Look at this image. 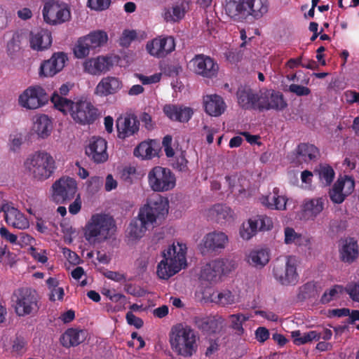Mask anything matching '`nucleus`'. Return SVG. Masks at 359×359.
I'll return each mask as SVG.
<instances>
[{
    "mask_svg": "<svg viewBox=\"0 0 359 359\" xmlns=\"http://www.w3.org/2000/svg\"><path fill=\"white\" fill-rule=\"evenodd\" d=\"M257 232V226H242L239 230L241 237L245 241L252 238Z\"/></svg>",
    "mask_w": 359,
    "mask_h": 359,
    "instance_id": "53",
    "label": "nucleus"
},
{
    "mask_svg": "<svg viewBox=\"0 0 359 359\" xmlns=\"http://www.w3.org/2000/svg\"><path fill=\"white\" fill-rule=\"evenodd\" d=\"M30 254L33 257V258L41 262V263H46L48 260V258L46 257V253L45 250H41L40 252H38L32 246L30 247Z\"/></svg>",
    "mask_w": 359,
    "mask_h": 359,
    "instance_id": "63",
    "label": "nucleus"
},
{
    "mask_svg": "<svg viewBox=\"0 0 359 359\" xmlns=\"http://www.w3.org/2000/svg\"><path fill=\"white\" fill-rule=\"evenodd\" d=\"M106 32L96 31L79 39L74 48V53L77 58H83L89 55L91 50L103 46L107 41Z\"/></svg>",
    "mask_w": 359,
    "mask_h": 359,
    "instance_id": "10",
    "label": "nucleus"
},
{
    "mask_svg": "<svg viewBox=\"0 0 359 359\" xmlns=\"http://www.w3.org/2000/svg\"><path fill=\"white\" fill-rule=\"evenodd\" d=\"M107 142L105 139L93 136L90 138L88 145L86 147V154L94 163L98 164L107 161Z\"/></svg>",
    "mask_w": 359,
    "mask_h": 359,
    "instance_id": "16",
    "label": "nucleus"
},
{
    "mask_svg": "<svg viewBox=\"0 0 359 359\" xmlns=\"http://www.w3.org/2000/svg\"><path fill=\"white\" fill-rule=\"evenodd\" d=\"M71 18V13L69 9L66 8H61L57 4V24H61L66 21H68Z\"/></svg>",
    "mask_w": 359,
    "mask_h": 359,
    "instance_id": "57",
    "label": "nucleus"
},
{
    "mask_svg": "<svg viewBox=\"0 0 359 359\" xmlns=\"http://www.w3.org/2000/svg\"><path fill=\"white\" fill-rule=\"evenodd\" d=\"M175 48V39L170 36H161L147 42L146 48L148 53L156 57H164L172 52Z\"/></svg>",
    "mask_w": 359,
    "mask_h": 359,
    "instance_id": "17",
    "label": "nucleus"
},
{
    "mask_svg": "<svg viewBox=\"0 0 359 359\" xmlns=\"http://www.w3.org/2000/svg\"><path fill=\"white\" fill-rule=\"evenodd\" d=\"M248 224H272V220L271 217L265 215H257L254 219H249Z\"/></svg>",
    "mask_w": 359,
    "mask_h": 359,
    "instance_id": "61",
    "label": "nucleus"
},
{
    "mask_svg": "<svg viewBox=\"0 0 359 359\" xmlns=\"http://www.w3.org/2000/svg\"><path fill=\"white\" fill-rule=\"evenodd\" d=\"M83 69L91 75H100L108 72L113 66L111 57L98 56L86 60L83 62Z\"/></svg>",
    "mask_w": 359,
    "mask_h": 359,
    "instance_id": "22",
    "label": "nucleus"
},
{
    "mask_svg": "<svg viewBox=\"0 0 359 359\" xmlns=\"http://www.w3.org/2000/svg\"><path fill=\"white\" fill-rule=\"evenodd\" d=\"M172 165L174 169L180 172H187L188 161L186 158V151H182L179 155H177Z\"/></svg>",
    "mask_w": 359,
    "mask_h": 359,
    "instance_id": "49",
    "label": "nucleus"
},
{
    "mask_svg": "<svg viewBox=\"0 0 359 359\" xmlns=\"http://www.w3.org/2000/svg\"><path fill=\"white\" fill-rule=\"evenodd\" d=\"M0 235L6 241L12 244H17L18 236L10 232L6 227L3 226L0 229Z\"/></svg>",
    "mask_w": 359,
    "mask_h": 359,
    "instance_id": "60",
    "label": "nucleus"
},
{
    "mask_svg": "<svg viewBox=\"0 0 359 359\" xmlns=\"http://www.w3.org/2000/svg\"><path fill=\"white\" fill-rule=\"evenodd\" d=\"M237 268L234 259L224 258L217 259L205 264L201 267L199 278L201 281L210 284L221 280L223 276H226Z\"/></svg>",
    "mask_w": 359,
    "mask_h": 359,
    "instance_id": "5",
    "label": "nucleus"
},
{
    "mask_svg": "<svg viewBox=\"0 0 359 359\" xmlns=\"http://www.w3.org/2000/svg\"><path fill=\"white\" fill-rule=\"evenodd\" d=\"M324 202L325 199L323 198L311 199L304 203L303 210L311 215L316 216L323 210Z\"/></svg>",
    "mask_w": 359,
    "mask_h": 359,
    "instance_id": "44",
    "label": "nucleus"
},
{
    "mask_svg": "<svg viewBox=\"0 0 359 359\" xmlns=\"http://www.w3.org/2000/svg\"><path fill=\"white\" fill-rule=\"evenodd\" d=\"M86 334L83 330L68 329L60 337L61 344L65 347L77 346L85 340Z\"/></svg>",
    "mask_w": 359,
    "mask_h": 359,
    "instance_id": "35",
    "label": "nucleus"
},
{
    "mask_svg": "<svg viewBox=\"0 0 359 359\" xmlns=\"http://www.w3.org/2000/svg\"><path fill=\"white\" fill-rule=\"evenodd\" d=\"M50 100L57 109L65 114L69 112L73 120L79 124H92L99 116L98 109L89 101L73 102L59 96L57 93L52 95Z\"/></svg>",
    "mask_w": 359,
    "mask_h": 359,
    "instance_id": "1",
    "label": "nucleus"
},
{
    "mask_svg": "<svg viewBox=\"0 0 359 359\" xmlns=\"http://www.w3.org/2000/svg\"><path fill=\"white\" fill-rule=\"evenodd\" d=\"M187 250L185 244L173 243L163 253V259L157 266V276L161 279L167 280L186 268Z\"/></svg>",
    "mask_w": 359,
    "mask_h": 359,
    "instance_id": "3",
    "label": "nucleus"
},
{
    "mask_svg": "<svg viewBox=\"0 0 359 359\" xmlns=\"http://www.w3.org/2000/svg\"><path fill=\"white\" fill-rule=\"evenodd\" d=\"M291 337L293 339L294 344L297 346L311 342L313 340H319L318 334H317L316 330L303 333L299 330H295L291 332Z\"/></svg>",
    "mask_w": 359,
    "mask_h": 359,
    "instance_id": "41",
    "label": "nucleus"
},
{
    "mask_svg": "<svg viewBox=\"0 0 359 359\" xmlns=\"http://www.w3.org/2000/svg\"><path fill=\"white\" fill-rule=\"evenodd\" d=\"M339 257L341 262L351 264L359 257V246L353 238H342L339 242Z\"/></svg>",
    "mask_w": 359,
    "mask_h": 359,
    "instance_id": "20",
    "label": "nucleus"
},
{
    "mask_svg": "<svg viewBox=\"0 0 359 359\" xmlns=\"http://www.w3.org/2000/svg\"><path fill=\"white\" fill-rule=\"evenodd\" d=\"M30 46L36 50H43L52 43L51 33L46 29L32 32L30 34Z\"/></svg>",
    "mask_w": 359,
    "mask_h": 359,
    "instance_id": "33",
    "label": "nucleus"
},
{
    "mask_svg": "<svg viewBox=\"0 0 359 359\" xmlns=\"http://www.w3.org/2000/svg\"><path fill=\"white\" fill-rule=\"evenodd\" d=\"M237 99L239 105L245 109H258L259 93H256L249 87L238 88Z\"/></svg>",
    "mask_w": 359,
    "mask_h": 359,
    "instance_id": "28",
    "label": "nucleus"
},
{
    "mask_svg": "<svg viewBox=\"0 0 359 359\" xmlns=\"http://www.w3.org/2000/svg\"><path fill=\"white\" fill-rule=\"evenodd\" d=\"M271 258L270 251L267 248H255L245 255L246 262L251 266L262 269L266 266Z\"/></svg>",
    "mask_w": 359,
    "mask_h": 359,
    "instance_id": "30",
    "label": "nucleus"
},
{
    "mask_svg": "<svg viewBox=\"0 0 359 359\" xmlns=\"http://www.w3.org/2000/svg\"><path fill=\"white\" fill-rule=\"evenodd\" d=\"M136 76L144 85L156 83L160 81L161 78V74H154L149 76L137 74Z\"/></svg>",
    "mask_w": 359,
    "mask_h": 359,
    "instance_id": "58",
    "label": "nucleus"
},
{
    "mask_svg": "<svg viewBox=\"0 0 359 359\" xmlns=\"http://www.w3.org/2000/svg\"><path fill=\"white\" fill-rule=\"evenodd\" d=\"M186 8L183 4L165 8L163 17L166 22H175L182 20L185 15Z\"/></svg>",
    "mask_w": 359,
    "mask_h": 359,
    "instance_id": "40",
    "label": "nucleus"
},
{
    "mask_svg": "<svg viewBox=\"0 0 359 359\" xmlns=\"http://www.w3.org/2000/svg\"><path fill=\"white\" fill-rule=\"evenodd\" d=\"M193 72L203 78L212 79L217 76L219 66L211 57L204 54L196 55L190 61Z\"/></svg>",
    "mask_w": 359,
    "mask_h": 359,
    "instance_id": "14",
    "label": "nucleus"
},
{
    "mask_svg": "<svg viewBox=\"0 0 359 359\" xmlns=\"http://www.w3.org/2000/svg\"><path fill=\"white\" fill-rule=\"evenodd\" d=\"M48 100L44 89L41 86H31L19 96V104L28 109H36L43 106Z\"/></svg>",
    "mask_w": 359,
    "mask_h": 359,
    "instance_id": "13",
    "label": "nucleus"
},
{
    "mask_svg": "<svg viewBox=\"0 0 359 359\" xmlns=\"http://www.w3.org/2000/svg\"><path fill=\"white\" fill-rule=\"evenodd\" d=\"M301 240V234L294 231L291 227H287L285 229V242L287 244L292 243H298Z\"/></svg>",
    "mask_w": 359,
    "mask_h": 359,
    "instance_id": "54",
    "label": "nucleus"
},
{
    "mask_svg": "<svg viewBox=\"0 0 359 359\" xmlns=\"http://www.w3.org/2000/svg\"><path fill=\"white\" fill-rule=\"evenodd\" d=\"M57 4L47 2L43 8L44 21L50 25H57Z\"/></svg>",
    "mask_w": 359,
    "mask_h": 359,
    "instance_id": "45",
    "label": "nucleus"
},
{
    "mask_svg": "<svg viewBox=\"0 0 359 359\" xmlns=\"http://www.w3.org/2000/svg\"><path fill=\"white\" fill-rule=\"evenodd\" d=\"M146 231V226H128L126 231V237L130 241H134L142 238Z\"/></svg>",
    "mask_w": 359,
    "mask_h": 359,
    "instance_id": "47",
    "label": "nucleus"
},
{
    "mask_svg": "<svg viewBox=\"0 0 359 359\" xmlns=\"http://www.w3.org/2000/svg\"><path fill=\"white\" fill-rule=\"evenodd\" d=\"M225 13L236 22H243L248 17L245 0H226Z\"/></svg>",
    "mask_w": 359,
    "mask_h": 359,
    "instance_id": "26",
    "label": "nucleus"
},
{
    "mask_svg": "<svg viewBox=\"0 0 359 359\" xmlns=\"http://www.w3.org/2000/svg\"><path fill=\"white\" fill-rule=\"evenodd\" d=\"M355 189V180L348 175L340 176L330 188L328 196L335 204L342 203Z\"/></svg>",
    "mask_w": 359,
    "mask_h": 359,
    "instance_id": "11",
    "label": "nucleus"
},
{
    "mask_svg": "<svg viewBox=\"0 0 359 359\" xmlns=\"http://www.w3.org/2000/svg\"><path fill=\"white\" fill-rule=\"evenodd\" d=\"M109 226H87L85 236L90 241H102L108 238Z\"/></svg>",
    "mask_w": 359,
    "mask_h": 359,
    "instance_id": "39",
    "label": "nucleus"
},
{
    "mask_svg": "<svg viewBox=\"0 0 359 359\" xmlns=\"http://www.w3.org/2000/svg\"><path fill=\"white\" fill-rule=\"evenodd\" d=\"M228 242V237L225 233L213 232L207 234L201 243L202 252L217 250L224 248Z\"/></svg>",
    "mask_w": 359,
    "mask_h": 359,
    "instance_id": "29",
    "label": "nucleus"
},
{
    "mask_svg": "<svg viewBox=\"0 0 359 359\" xmlns=\"http://www.w3.org/2000/svg\"><path fill=\"white\" fill-rule=\"evenodd\" d=\"M168 213V203L161 197L149 200L138 213V219L141 224H153L158 218H163Z\"/></svg>",
    "mask_w": 359,
    "mask_h": 359,
    "instance_id": "7",
    "label": "nucleus"
},
{
    "mask_svg": "<svg viewBox=\"0 0 359 359\" xmlns=\"http://www.w3.org/2000/svg\"><path fill=\"white\" fill-rule=\"evenodd\" d=\"M137 38V32L135 30L125 29L119 39V43L123 47H128L131 42Z\"/></svg>",
    "mask_w": 359,
    "mask_h": 359,
    "instance_id": "52",
    "label": "nucleus"
},
{
    "mask_svg": "<svg viewBox=\"0 0 359 359\" xmlns=\"http://www.w3.org/2000/svg\"><path fill=\"white\" fill-rule=\"evenodd\" d=\"M198 337L189 326L181 324L173 326L169 333V343L172 352L177 356L191 358L198 350Z\"/></svg>",
    "mask_w": 359,
    "mask_h": 359,
    "instance_id": "2",
    "label": "nucleus"
},
{
    "mask_svg": "<svg viewBox=\"0 0 359 359\" xmlns=\"http://www.w3.org/2000/svg\"><path fill=\"white\" fill-rule=\"evenodd\" d=\"M156 154L151 144L147 142H141L135 149L134 155L142 159H151Z\"/></svg>",
    "mask_w": 359,
    "mask_h": 359,
    "instance_id": "43",
    "label": "nucleus"
},
{
    "mask_svg": "<svg viewBox=\"0 0 359 359\" xmlns=\"http://www.w3.org/2000/svg\"><path fill=\"white\" fill-rule=\"evenodd\" d=\"M208 299L222 307H229L240 302V295L236 291L228 289L213 291Z\"/></svg>",
    "mask_w": 359,
    "mask_h": 359,
    "instance_id": "25",
    "label": "nucleus"
},
{
    "mask_svg": "<svg viewBox=\"0 0 359 359\" xmlns=\"http://www.w3.org/2000/svg\"><path fill=\"white\" fill-rule=\"evenodd\" d=\"M87 191L90 194H94L100 191L103 185V179L101 177H91L86 182Z\"/></svg>",
    "mask_w": 359,
    "mask_h": 359,
    "instance_id": "51",
    "label": "nucleus"
},
{
    "mask_svg": "<svg viewBox=\"0 0 359 359\" xmlns=\"http://www.w3.org/2000/svg\"><path fill=\"white\" fill-rule=\"evenodd\" d=\"M148 182L153 191L164 192L175 187L176 178L170 169L155 166L148 173Z\"/></svg>",
    "mask_w": 359,
    "mask_h": 359,
    "instance_id": "6",
    "label": "nucleus"
},
{
    "mask_svg": "<svg viewBox=\"0 0 359 359\" xmlns=\"http://www.w3.org/2000/svg\"><path fill=\"white\" fill-rule=\"evenodd\" d=\"M87 224H114V219L108 213H97L92 215L90 222Z\"/></svg>",
    "mask_w": 359,
    "mask_h": 359,
    "instance_id": "48",
    "label": "nucleus"
},
{
    "mask_svg": "<svg viewBox=\"0 0 359 359\" xmlns=\"http://www.w3.org/2000/svg\"><path fill=\"white\" fill-rule=\"evenodd\" d=\"M111 3V0H88V6L96 11L107 9Z\"/></svg>",
    "mask_w": 359,
    "mask_h": 359,
    "instance_id": "55",
    "label": "nucleus"
},
{
    "mask_svg": "<svg viewBox=\"0 0 359 359\" xmlns=\"http://www.w3.org/2000/svg\"><path fill=\"white\" fill-rule=\"evenodd\" d=\"M316 171L318 173L320 182L324 186H330L335 175L333 168L329 165H320Z\"/></svg>",
    "mask_w": 359,
    "mask_h": 359,
    "instance_id": "46",
    "label": "nucleus"
},
{
    "mask_svg": "<svg viewBox=\"0 0 359 359\" xmlns=\"http://www.w3.org/2000/svg\"><path fill=\"white\" fill-rule=\"evenodd\" d=\"M52 122L46 114H41L34 122L33 130L42 139L48 137L52 130Z\"/></svg>",
    "mask_w": 359,
    "mask_h": 359,
    "instance_id": "36",
    "label": "nucleus"
},
{
    "mask_svg": "<svg viewBox=\"0 0 359 359\" xmlns=\"http://www.w3.org/2000/svg\"><path fill=\"white\" fill-rule=\"evenodd\" d=\"M344 96L347 103L359 104V93L355 90H346L344 92Z\"/></svg>",
    "mask_w": 359,
    "mask_h": 359,
    "instance_id": "64",
    "label": "nucleus"
},
{
    "mask_svg": "<svg viewBox=\"0 0 359 359\" xmlns=\"http://www.w3.org/2000/svg\"><path fill=\"white\" fill-rule=\"evenodd\" d=\"M345 290L353 301L359 302V281L348 284Z\"/></svg>",
    "mask_w": 359,
    "mask_h": 359,
    "instance_id": "56",
    "label": "nucleus"
},
{
    "mask_svg": "<svg viewBox=\"0 0 359 359\" xmlns=\"http://www.w3.org/2000/svg\"><path fill=\"white\" fill-rule=\"evenodd\" d=\"M116 126L118 137L125 140L138 133L140 130V120L135 114H126L123 116H121L116 120Z\"/></svg>",
    "mask_w": 359,
    "mask_h": 359,
    "instance_id": "18",
    "label": "nucleus"
},
{
    "mask_svg": "<svg viewBox=\"0 0 359 359\" xmlns=\"http://www.w3.org/2000/svg\"><path fill=\"white\" fill-rule=\"evenodd\" d=\"M67 60V57L63 52L53 53L50 59L44 60L41 64L40 76L44 77L55 76L64 68Z\"/></svg>",
    "mask_w": 359,
    "mask_h": 359,
    "instance_id": "19",
    "label": "nucleus"
},
{
    "mask_svg": "<svg viewBox=\"0 0 359 359\" xmlns=\"http://www.w3.org/2000/svg\"><path fill=\"white\" fill-rule=\"evenodd\" d=\"M208 221L218 224L231 223L234 221L233 210L225 204L217 203L209 208L206 214Z\"/></svg>",
    "mask_w": 359,
    "mask_h": 359,
    "instance_id": "21",
    "label": "nucleus"
},
{
    "mask_svg": "<svg viewBox=\"0 0 359 359\" xmlns=\"http://www.w3.org/2000/svg\"><path fill=\"white\" fill-rule=\"evenodd\" d=\"M205 111L212 116H219L226 109V104L222 97L216 94L206 95L203 98Z\"/></svg>",
    "mask_w": 359,
    "mask_h": 359,
    "instance_id": "31",
    "label": "nucleus"
},
{
    "mask_svg": "<svg viewBox=\"0 0 359 359\" xmlns=\"http://www.w3.org/2000/svg\"><path fill=\"white\" fill-rule=\"evenodd\" d=\"M289 90L297 96H306L311 93V90L308 87L297 84H291Z\"/></svg>",
    "mask_w": 359,
    "mask_h": 359,
    "instance_id": "59",
    "label": "nucleus"
},
{
    "mask_svg": "<svg viewBox=\"0 0 359 359\" xmlns=\"http://www.w3.org/2000/svg\"><path fill=\"white\" fill-rule=\"evenodd\" d=\"M250 316L247 314L241 313L231 314L229 316L230 327L235 332L236 334L242 335L245 332L243 325L245 322L248 320Z\"/></svg>",
    "mask_w": 359,
    "mask_h": 359,
    "instance_id": "42",
    "label": "nucleus"
},
{
    "mask_svg": "<svg viewBox=\"0 0 359 359\" xmlns=\"http://www.w3.org/2000/svg\"><path fill=\"white\" fill-rule=\"evenodd\" d=\"M123 87L122 81L115 76L103 77L95 88V95L107 97L117 93Z\"/></svg>",
    "mask_w": 359,
    "mask_h": 359,
    "instance_id": "24",
    "label": "nucleus"
},
{
    "mask_svg": "<svg viewBox=\"0 0 359 359\" xmlns=\"http://www.w3.org/2000/svg\"><path fill=\"white\" fill-rule=\"evenodd\" d=\"M39 298L37 292L32 289L26 288L19 290L15 301V311L18 316L33 314L39 309Z\"/></svg>",
    "mask_w": 359,
    "mask_h": 359,
    "instance_id": "9",
    "label": "nucleus"
},
{
    "mask_svg": "<svg viewBox=\"0 0 359 359\" xmlns=\"http://www.w3.org/2000/svg\"><path fill=\"white\" fill-rule=\"evenodd\" d=\"M52 188L54 201L57 203H65L74 198L77 184L72 177H61L53 184Z\"/></svg>",
    "mask_w": 359,
    "mask_h": 359,
    "instance_id": "12",
    "label": "nucleus"
},
{
    "mask_svg": "<svg viewBox=\"0 0 359 359\" xmlns=\"http://www.w3.org/2000/svg\"><path fill=\"white\" fill-rule=\"evenodd\" d=\"M0 213H3L7 224H24L26 222L24 215L17 208L8 203L1 205Z\"/></svg>",
    "mask_w": 359,
    "mask_h": 359,
    "instance_id": "34",
    "label": "nucleus"
},
{
    "mask_svg": "<svg viewBox=\"0 0 359 359\" xmlns=\"http://www.w3.org/2000/svg\"><path fill=\"white\" fill-rule=\"evenodd\" d=\"M296 151L299 159L306 163L316 159L319 154L318 149L308 143L299 144Z\"/></svg>",
    "mask_w": 359,
    "mask_h": 359,
    "instance_id": "38",
    "label": "nucleus"
},
{
    "mask_svg": "<svg viewBox=\"0 0 359 359\" xmlns=\"http://www.w3.org/2000/svg\"><path fill=\"white\" fill-rule=\"evenodd\" d=\"M344 291V288L341 285H334L329 290L325 292L321 297V302L324 304L328 303L330 301L337 299L339 297Z\"/></svg>",
    "mask_w": 359,
    "mask_h": 359,
    "instance_id": "50",
    "label": "nucleus"
},
{
    "mask_svg": "<svg viewBox=\"0 0 359 359\" xmlns=\"http://www.w3.org/2000/svg\"><path fill=\"white\" fill-rule=\"evenodd\" d=\"M283 95L271 89H262L259 90L258 109L259 111L274 109L282 111L287 107Z\"/></svg>",
    "mask_w": 359,
    "mask_h": 359,
    "instance_id": "15",
    "label": "nucleus"
},
{
    "mask_svg": "<svg viewBox=\"0 0 359 359\" xmlns=\"http://www.w3.org/2000/svg\"><path fill=\"white\" fill-rule=\"evenodd\" d=\"M136 169L134 167H126L122 170L121 177L125 182L131 184L133 182L132 175H134Z\"/></svg>",
    "mask_w": 359,
    "mask_h": 359,
    "instance_id": "62",
    "label": "nucleus"
},
{
    "mask_svg": "<svg viewBox=\"0 0 359 359\" xmlns=\"http://www.w3.org/2000/svg\"><path fill=\"white\" fill-rule=\"evenodd\" d=\"M25 166L34 179L40 181L50 178L57 168L54 158L46 151L30 155L25 161Z\"/></svg>",
    "mask_w": 359,
    "mask_h": 359,
    "instance_id": "4",
    "label": "nucleus"
},
{
    "mask_svg": "<svg viewBox=\"0 0 359 359\" xmlns=\"http://www.w3.org/2000/svg\"><path fill=\"white\" fill-rule=\"evenodd\" d=\"M248 16L255 19L262 18L267 13L269 8L268 0H245Z\"/></svg>",
    "mask_w": 359,
    "mask_h": 359,
    "instance_id": "37",
    "label": "nucleus"
},
{
    "mask_svg": "<svg viewBox=\"0 0 359 359\" xmlns=\"http://www.w3.org/2000/svg\"><path fill=\"white\" fill-rule=\"evenodd\" d=\"M163 111L171 121L180 123H187L194 114L192 108L180 104H165Z\"/></svg>",
    "mask_w": 359,
    "mask_h": 359,
    "instance_id": "23",
    "label": "nucleus"
},
{
    "mask_svg": "<svg viewBox=\"0 0 359 359\" xmlns=\"http://www.w3.org/2000/svg\"><path fill=\"white\" fill-rule=\"evenodd\" d=\"M287 198L280 194V189L274 187L271 192L261 198L262 203L271 210H285L287 208Z\"/></svg>",
    "mask_w": 359,
    "mask_h": 359,
    "instance_id": "27",
    "label": "nucleus"
},
{
    "mask_svg": "<svg viewBox=\"0 0 359 359\" xmlns=\"http://www.w3.org/2000/svg\"><path fill=\"white\" fill-rule=\"evenodd\" d=\"M224 320L221 316H209L197 318L195 320L196 327L206 333L219 332L223 325Z\"/></svg>",
    "mask_w": 359,
    "mask_h": 359,
    "instance_id": "32",
    "label": "nucleus"
},
{
    "mask_svg": "<svg viewBox=\"0 0 359 359\" xmlns=\"http://www.w3.org/2000/svg\"><path fill=\"white\" fill-rule=\"evenodd\" d=\"M297 259L294 256H287L285 262L278 261L273 267L275 278L283 285H294L298 282L297 271Z\"/></svg>",
    "mask_w": 359,
    "mask_h": 359,
    "instance_id": "8",
    "label": "nucleus"
}]
</instances>
